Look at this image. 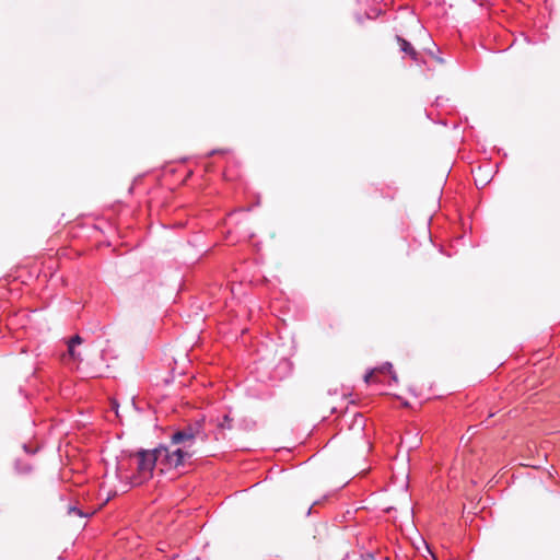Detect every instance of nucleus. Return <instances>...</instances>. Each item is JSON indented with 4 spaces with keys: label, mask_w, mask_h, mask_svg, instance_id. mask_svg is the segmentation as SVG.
Wrapping results in <instances>:
<instances>
[{
    "label": "nucleus",
    "mask_w": 560,
    "mask_h": 560,
    "mask_svg": "<svg viewBox=\"0 0 560 560\" xmlns=\"http://www.w3.org/2000/svg\"><path fill=\"white\" fill-rule=\"evenodd\" d=\"M68 352L72 359H78L79 354L75 352L74 347L70 343H68Z\"/></svg>",
    "instance_id": "f8f14e48"
},
{
    "label": "nucleus",
    "mask_w": 560,
    "mask_h": 560,
    "mask_svg": "<svg viewBox=\"0 0 560 560\" xmlns=\"http://www.w3.org/2000/svg\"><path fill=\"white\" fill-rule=\"evenodd\" d=\"M205 422L206 419L202 417L184 425L183 428L176 429L170 435V445L190 450L197 439L206 442L208 440V434L205 431Z\"/></svg>",
    "instance_id": "7ed1b4c3"
},
{
    "label": "nucleus",
    "mask_w": 560,
    "mask_h": 560,
    "mask_svg": "<svg viewBox=\"0 0 560 560\" xmlns=\"http://www.w3.org/2000/svg\"><path fill=\"white\" fill-rule=\"evenodd\" d=\"M23 450L25 451V453L27 454H35V450H33L30 445L27 444H23Z\"/></svg>",
    "instance_id": "4468645a"
},
{
    "label": "nucleus",
    "mask_w": 560,
    "mask_h": 560,
    "mask_svg": "<svg viewBox=\"0 0 560 560\" xmlns=\"http://www.w3.org/2000/svg\"><path fill=\"white\" fill-rule=\"evenodd\" d=\"M83 339L79 335L71 337L68 341V343L72 345L74 348L75 346L81 345Z\"/></svg>",
    "instance_id": "1a4fd4ad"
},
{
    "label": "nucleus",
    "mask_w": 560,
    "mask_h": 560,
    "mask_svg": "<svg viewBox=\"0 0 560 560\" xmlns=\"http://www.w3.org/2000/svg\"><path fill=\"white\" fill-rule=\"evenodd\" d=\"M112 407L113 409L117 410L118 404L116 401H113ZM116 413H118V411H116Z\"/></svg>",
    "instance_id": "dca6fc26"
},
{
    "label": "nucleus",
    "mask_w": 560,
    "mask_h": 560,
    "mask_svg": "<svg viewBox=\"0 0 560 560\" xmlns=\"http://www.w3.org/2000/svg\"><path fill=\"white\" fill-rule=\"evenodd\" d=\"M14 470L19 475H30L33 471V466L30 462L16 458L14 460Z\"/></svg>",
    "instance_id": "39448f33"
},
{
    "label": "nucleus",
    "mask_w": 560,
    "mask_h": 560,
    "mask_svg": "<svg viewBox=\"0 0 560 560\" xmlns=\"http://www.w3.org/2000/svg\"><path fill=\"white\" fill-rule=\"evenodd\" d=\"M373 375H374V370L368 372L365 375H364V382L365 383H370L372 380H373Z\"/></svg>",
    "instance_id": "ddd939ff"
},
{
    "label": "nucleus",
    "mask_w": 560,
    "mask_h": 560,
    "mask_svg": "<svg viewBox=\"0 0 560 560\" xmlns=\"http://www.w3.org/2000/svg\"><path fill=\"white\" fill-rule=\"evenodd\" d=\"M137 459V472L130 477L131 486H139L153 477L156 465L161 466V453L158 445L153 450L140 448L136 453H130L129 458Z\"/></svg>",
    "instance_id": "f257e3e1"
},
{
    "label": "nucleus",
    "mask_w": 560,
    "mask_h": 560,
    "mask_svg": "<svg viewBox=\"0 0 560 560\" xmlns=\"http://www.w3.org/2000/svg\"><path fill=\"white\" fill-rule=\"evenodd\" d=\"M312 509H313V505H311V506L307 509L306 516H308V515L312 513Z\"/></svg>",
    "instance_id": "6ab92c4d"
},
{
    "label": "nucleus",
    "mask_w": 560,
    "mask_h": 560,
    "mask_svg": "<svg viewBox=\"0 0 560 560\" xmlns=\"http://www.w3.org/2000/svg\"><path fill=\"white\" fill-rule=\"evenodd\" d=\"M122 469H124V467H122V465L119 463V464L117 465V471H122Z\"/></svg>",
    "instance_id": "a211bd4d"
},
{
    "label": "nucleus",
    "mask_w": 560,
    "mask_h": 560,
    "mask_svg": "<svg viewBox=\"0 0 560 560\" xmlns=\"http://www.w3.org/2000/svg\"><path fill=\"white\" fill-rule=\"evenodd\" d=\"M358 560H375V557H374V553L366 552V553H361Z\"/></svg>",
    "instance_id": "9d476101"
},
{
    "label": "nucleus",
    "mask_w": 560,
    "mask_h": 560,
    "mask_svg": "<svg viewBox=\"0 0 560 560\" xmlns=\"http://www.w3.org/2000/svg\"><path fill=\"white\" fill-rule=\"evenodd\" d=\"M411 219H412L413 221H417V219H418V214H417L416 212L411 213Z\"/></svg>",
    "instance_id": "f3484780"
},
{
    "label": "nucleus",
    "mask_w": 560,
    "mask_h": 560,
    "mask_svg": "<svg viewBox=\"0 0 560 560\" xmlns=\"http://www.w3.org/2000/svg\"><path fill=\"white\" fill-rule=\"evenodd\" d=\"M68 514H75L79 517H90L93 513L84 512V511H82L80 508H78L75 505H69Z\"/></svg>",
    "instance_id": "6e6552de"
},
{
    "label": "nucleus",
    "mask_w": 560,
    "mask_h": 560,
    "mask_svg": "<svg viewBox=\"0 0 560 560\" xmlns=\"http://www.w3.org/2000/svg\"><path fill=\"white\" fill-rule=\"evenodd\" d=\"M380 371L381 372H388L390 373L393 371V364L389 363V362H386L384 363L381 368H380Z\"/></svg>",
    "instance_id": "9b49d317"
},
{
    "label": "nucleus",
    "mask_w": 560,
    "mask_h": 560,
    "mask_svg": "<svg viewBox=\"0 0 560 560\" xmlns=\"http://www.w3.org/2000/svg\"><path fill=\"white\" fill-rule=\"evenodd\" d=\"M342 560H350V553H346L345 558Z\"/></svg>",
    "instance_id": "aec40b11"
},
{
    "label": "nucleus",
    "mask_w": 560,
    "mask_h": 560,
    "mask_svg": "<svg viewBox=\"0 0 560 560\" xmlns=\"http://www.w3.org/2000/svg\"><path fill=\"white\" fill-rule=\"evenodd\" d=\"M217 427L220 430H231L233 429V419L229 415H224Z\"/></svg>",
    "instance_id": "423d86ee"
},
{
    "label": "nucleus",
    "mask_w": 560,
    "mask_h": 560,
    "mask_svg": "<svg viewBox=\"0 0 560 560\" xmlns=\"http://www.w3.org/2000/svg\"><path fill=\"white\" fill-rule=\"evenodd\" d=\"M161 453V468L163 474L165 470H176L184 472L187 466L191 465V458L195 452L180 446H171L159 444Z\"/></svg>",
    "instance_id": "f03ea898"
},
{
    "label": "nucleus",
    "mask_w": 560,
    "mask_h": 560,
    "mask_svg": "<svg viewBox=\"0 0 560 560\" xmlns=\"http://www.w3.org/2000/svg\"><path fill=\"white\" fill-rule=\"evenodd\" d=\"M389 374H390V378H392L395 383H397V381H398V380H397V374H396L394 371H392Z\"/></svg>",
    "instance_id": "2eb2a0df"
},
{
    "label": "nucleus",
    "mask_w": 560,
    "mask_h": 560,
    "mask_svg": "<svg viewBox=\"0 0 560 560\" xmlns=\"http://www.w3.org/2000/svg\"><path fill=\"white\" fill-rule=\"evenodd\" d=\"M398 42L400 44V48L402 51L410 55L412 58H416L417 52L413 49V47L410 45V43H408L406 39H404L401 37H398Z\"/></svg>",
    "instance_id": "0eeeda50"
},
{
    "label": "nucleus",
    "mask_w": 560,
    "mask_h": 560,
    "mask_svg": "<svg viewBox=\"0 0 560 560\" xmlns=\"http://www.w3.org/2000/svg\"><path fill=\"white\" fill-rule=\"evenodd\" d=\"M431 214L425 213L422 215L420 220L419 231H418V237L413 238V242H418L420 244H430L433 243V237L430 231V222H431Z\"/></svg>",
    "instance_id": "20e7f679"
}]
</instances>
